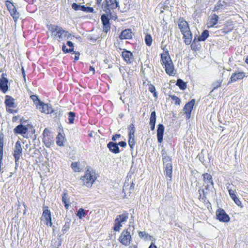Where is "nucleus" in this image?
Returning a JSON list of instances; mask_svg holds the SVG:
<instances>
[{
    "label": "nucleus",
    "instance_id": "18",
    "mask_svg": "<svg viewBox=\"0 0 248 248\" xmlns=\"http://www.w3.org/2000/svg\"><path fill=\"white\" fill-rule=\"evenodd\" d=\"M28 131V128L25 125L21 124L16 126L14 129V132L15 134H18L23 135L25 134Z\"/></svg>",
    "mask_w": 248,
    "mask_h": 248
},
{
    "label": "nucleus",
    "instance_id": "64",
    "mask_svg": "<svg viewBox=\"0 0 248 248\" xmlns=\"http://www.w3.org/2000/svg\"><path fill=\"white\" fill-rule=\"evenodd\" d=\"M151 130H154L155 128V123H149Z\"/></svg>",
    "mask_w": 248,
    "mask_h": 248
},
{
    "label": "nucleus",
    "instance_id": "40",
    "mask_svg": "<svg viewBox=\"0 0 248 248\" xmlns=\"http://www.w3.org/2000/svg\"><path fill=\"white\" fill-rule=\"evenodd\" d=\"M70 220H69L68 221H66L65 223V224L64 225V226L62 227V232H63V233H65L69 229V228H70Z\"/></svg>",
    "mask_w": 248,
    "mask_h": 248
},
{
    "label": "nucleus",
    "instance_id": "29",
    "mask_svg": "<svg viewBox=\"0 0 248 248\" xmlns=\"http://www.w3.org/2000/svg\"><path fill=\"white\" fill-rule=\"evenodd\" d=\"M88 211H86L83 208H79L76 214L77 217L80 219L85 217L87 215Z\"/></svg>",
    "mask_w": 248,
    "mask_h": 248
},
{
    "label": "nucleus",
    "instance_id": "16",
    "mask_svg": "<svg viewBox=\"0 0 248 248\" xmlns=\"http://www.w3.org/2000/svg\"><path fill=\"white\" fill-rule=\"evenodd\" d=\"M178 26L182 33L190 30L187 22L183 18L179 19Z\"/></svg>",
    "mask_w": 248,
    "mask_h": 248
},
{
    "label": "nucleus",
    "instance_id": "15",
    "mask_svg": "<svg viewBox=\"0 0 248 248\" xmlns=\"http://www.w3.org/2000/svg\"><path fill=\"white\" fill-rule=\"evenodd\" d=\"M218 16L216 14H214L212 15L208 18L206 25L207 28H210L214 27L216 25L218 20Z\"/></svg>",
    "mask_w": 248,
    "mask_h": 248
},
{
    "label": "nucleus",
    "instance_id": "61",
    "mask_svg": "<svg viewBox=\"0 0 248 248\" xmlns=\"http://www.w3.org/2000/svg\"><path fill=\"white\" fill-rule=\"evenodd\" d=\"M68 49L66 48V46L64 44H63L62 46V50L64 53H68Z\"/></svg>",
    "mask_w": 248,
    "mask_h": 248
},
{
    "label": "nucleus",
    "instance_id": "58",
    "mask_svg": "<svg viewBox=\"0 0 248 248\" xmlns=\"http://www.w3.org/2000/svg\"><path fill=\"white\" fill-rule=\"evenodd\" d=\"M121 135L120 134H115V135H114L112 138V140L113 141H116L117 139V138H119L120 137H121Z\"/></svg>",
    "mask_w": 248,
    "mask_h": 248
},
{
    "label": "nucleus",
    "instance_id": "24",
    "mask_svg": "<svg viewBox=\"0 0 248 248\" xmlns=\"http://www.w3.org/2000/svg\"><path fill=\"white\" fill-rule=\"evenodd\" d=\"M209 31L208 30H204L200 36H195L197 37L198 42L204 41L209 37Z\"/></svg>",
    "mask_w": 248,
    "mask_h": 248
},
{
    "label": "nucleus",
    "instance_id": "60",
    "mask_svg": "<svg viewBox=\"0 0 248 248\" xmlns=\"http://www.w3.org/2000/svg\"><path fill=\"white\" fill-rule=\"evenodd\" d=\"M3 155V149H0V161H2Z\"/></svg>",
    "mask_w": 248,
    "mask_h": 248
},
{
    "label": "nucleus",
    "instance_id": "59",
    "mask_svg": "<svg viewBox=\"0 0 248 248\" xmlns=\"http://www.w3.org/2000/svg\"><path fill=\"white\" fill-rule=\"evenodd\" d=\"M86 12L94 13V9L93 7H87Z\"/></svg>",
    "mask_w": 248,
    "mask_h": 248
},
{
    "label": "nucleus",
    "instance_id": "13",
    "mask_svg": "<svg viewBox=\"0 0 248 248\" xmlns=\"http://www.w3.org/2000/svg\"><path fill=\"white\" fill-rule=\"evenodd\" d=\"M22 155V148L21 147V143L19 141H17L16 143L15 149H14V156L15 159H19L21 155Z\"/></svg>",
    "mask_w": 248,
    "mask_h": 248
},
{
    "label": "nucleus",
    "instance_id": "21",
    "mask_svg": "<svg viewBox=\"0 0 248 248\" xmlns=\"http://www.w3.org/2000/svg\"><path fill=\"white\" fill-rule=\"evenodd\" d=\"M185 39L184 42L186 45H190L192 42V34L190 30L182 33Z\"/></svg>",
    "mask_w": 248,
    "mask_h": 248
},
{
    "label": "nucleus",
    "instance_id": "1",
    "mask_svg": "<svg viewBox=\"0 0 248 248\" xmlns=\"http://www.w3.org/2000/svg\"><path fill=\"white\" fill-rule=\"evenodd\" d=\"M48 29L51 31V35L54 36L59 42L65 40L71 36L68 31L57 25H50Z\"/></svg>",
    "mask_w": 248,
    "mask_h": 248
},
{
    "label": "nucleus",
    "instance_id": "43",
    "mask_svg": "<svg viewBox=\"0 0 248 248\" xmlns=\"http://www.w3.org/2000/svg\"><path fill=\"white\" fill-rule=\"evenodd\" d=\"M156 123V113H155V111L154 110V111H152L151 113L149 123Z\"/></svg>",
    "mask_w": 248,
    "mask_h": 248
},
{
    "label": "nucleus",
    "instance_id": "22",
    "mask_svg": "<svg viewBox=\"0 0 248 248\" xmlns=\"http://www.w3.org/2000/svg\"><path fill=\"white\" fill-rule=\"evenodd\" d=\"M121 39H129L132 37L131 30L130 29H126L122 31L120 35Z\"/></svg>",
    "mask_w": 248,
    "mask_h": 248
},
{
    "label": "nucleus",
    "instance_id": "41",
    "mask_svg": "<svg viewBox=\"0 0 248 248\" xmlns=\"http://www.w3.org/2000/svg\"><path fill=\"white\" fill-rule=\"evenodd\" d=\"M152 37L150 34H146L145 37V41L147 46H150L152 43Z\"/></svg>",
    "mask_w": 248,
    "mask_h": 248
},
{
    "label": "nucleus",
    "instance_id": "12",
    "mask_svg": "<svg viewBox=\"0 0 248 248\" xmlns=\"http://www.w3.org/2000/svg\"><path fill=\"white\" fill-rule=\"evenodd\" d=\"M6 76L5 73H3L1 75V78H0V89L4 93H5L8 90V80L5 77Z\"/></svg>",
    "mask_w": 248,
    "mask_h": 248
},
{
    "label": "nucleus",
    "instance_id": "2",
    "mask_svg": "<svg viewBox=\"0 0 248 248\" xmlns=\"http://www.w3.org/2000/svg\"><path fill=\"white\" fill-rule=\"evenodd\" d=\"M102 8L107 15H111V10L120 9L119 0H105L102 4Z\"/></svg>",
    "mask_w": 248,
    "mask_h": 248
},
{
    "label": "nucleus",
    "instance_id": "20",
    "mask_svg": "<svg viewBox=\"0 0 248 248\" xmlns=\"http://www.w3.org/2000/svg\"><path fill=\"white\" fill-rule=\"evenodd\" d=\"M244 77L245 73L243 72H236L232 75L230 81L235 82L237 80L243 79Z\"/></svg>",
    "mask_w": 248,
    "mask_h": 248
},
{
    "label": "nucleus",
    "instance_id": "28",
    "mask_svg": "<svg viewBox=\"0 0 248 248\" xmlns=\"http://www.w3.org/2000/svg\"><path fill=\"white\" fill-rule=\"evenodd\" d=\"M128 218V214L124 212L121 215L117 216L116 219H118L119 221L121 223L126 222Z\"/></svg>",
    "mask_w": 248,
    "mask_h": 248
},
{
    "label": "nucleus",
    "instance_id": "56",
    "mask_svg": "<svg viewBox=\"0 0 248 248\" xmlns=\"http://www.w3.org/2000/svg\"><path fill=\"white\" fill-rule=\"evenodd\" d=\"M2 161H0V174L1 175L4 172V167Z\"/></svg>",
    "mask_w": 248,
    "mask_h": 248
},
{
    "label": "nucleus",
    "instance_id": "27",
    "mask_svg": "<svg viewBox=\"0 0 248 248\" xmlns=\"http://www.w3.org/2000/svg\"><path fill=\"white\" fill-rule=\"evenodd\" d=\"M162 64L164 65L172 62L170 57L167 54H161V55Z\"/></svg>",
    "mask_w": 248,
    "mask_h": 248
},
{
    "label": "nucleus",
    "instance_id": "53",
    "mask_svg": "<svg viewBox=\"0 0 248 248\" xmlns=\"http://www.w3.org/2000/svg\"><path fill=\"white\" fill-rule=\"evenodd\" d=\"M103 31L107 33L108 31L110 30V25L109 24H103Z\"/></svg>",
    "mask_w": 248,
    "mask_h": 248
},
{
    "label": "nucleus",
    "instance_id": "4",
    "mask_svg": "<svg viewBox=\"0 0 248 248\" xmlns=\"http://www.w3.org/2000/svg\"><path fill=\"white\" fill-rule=\"evenodd\" d=\"M131 231V227L126 230H124L119 238L120 242L124 245L128 246L131 241V236L130 231Z\"/></svg>",
    "mask_w": 248,
    "mask_h": 248
},
{
    "label": "nucleus",
    "instance_id": "33",
    "mask_svg": "<svg viewBox=\"0 0 248 248\" xmlns=\"http://www.w3.org/2000/svg\"><path fill=\"white\" fill-rule=\"evenodd\" d=\"M198 192L200 194L199 197V200L205 202V200L206 199V192H205L204 189H202L201 188L199 189Z\"/></svg>",
    "mask_w": 248,
    "mask_h": 248
},
{
    "label": "nucleus",
    "instance_id": "54",
    "mask_svg": "<svg viewBox=\"0 0 248 248\" xmlns=\"http://www.w3.org/2000/svg\"><path fill=\"white\" fill-rule=\"evenodd\" d=\"M196 42H198L197 40V37H194V39L193 41H192V44L191 45V49L193 50H195V46H196L195 44H196Z\"/></svg>",
    "mask_w": 248,
    "mask_h": 248
},
{
    "label": "nucleus",
    "instance_id": "62",
    "mask_svg": "<svg viewBox=\"0 0 248 248\" xmlns=\"http://www.w3.org/2000/svg\"><path fill=\"white\" fill-rule=\"evenodd\" d=\"M15 159V169L16 170L17 167L19 166V159Z\"/></svg>",
    "mask_w": 248,
    "mask_h": 248
},
{
    "label": "nucleus",
    "instance_id": "46",
    "mask_svg": "<svg viewBox=\"0 0 248 248\" xmlns=\"http://www.w3.org/2000/svg\"><path fill=\"white\" fill-rule=\"evenodd\" d=\"M139 236L140 238H143L145 240H147L148 237H150L147 233L145 232H139Z\"/></svg>",
    "mask_w": 248,
    "mask_h": 248
},
{
    "label": "nucleus",
    "instance_id": "7",
    "mask_svg": "<svg viewBox=\"0 0 248 248\" xmlns=\"http://www.w3.org/2000/svg\"><path fill=\"white\" fill-rule=\"evenodd\" d=\"M4 103L6 107V110L8 112L13 113L15 112V111L12 109L16 108V107L14 98L10 96L6 95Z\"/></svg>",
    "mask_w": 248,
    "mask_h": 248
},
{
    "label": "nucleus",
    "instance_id": "48",
    "mask_svg": "<svg viewBox=\"0 0 248 248\" xmlns=\"http://www.w3.org/2000/svg\"><path fill=\"white\" fill-rule=\"evenodd\" d=\"M31 98L33 101V102L35 103L36 105L37 104H40L42 102L40 100H39V99L38 98L37 96H36V95H31Z\"/></svg>",
    "mask_w": 248,
    "mask_h": 248
},
{
    "label": "nucleus",
    "instance_id": "35",
    "mask_svg": "<svg viewBox=\"0 0 248 248\" xmlns=\"http://www.w3.org/2000/svg\"><path fill=\"white\" fill-rule=\"evenodd\" d=\"M71 167L75 172H79L81 170L79 168V164L78 162L72 163Z\"/></svg>",
    "mask_w": 248,
    "mask_h": 248
},
{
    "label": "nucleus",
    "instance_id": "63",
    "mask_svg": "<svg viewBox=\"0 0 248 248\" xmlns=\"http://www.w3.org/2000/svg\"><path fill=\"white\" fill-rule=\"evenodd\" d=\"M74 52L75 53L74 59L75 61H77L79 59V53L78 52Z\"/></svg>",
    "mask_w": 248,
    "mask_h": 248
},
{
    "label": "nucleus",
    "instance_id": "8",
    "mask_svg": "<svg viewBox=\"0 0 248 248\" xmlns=\"http://www.w3.org/2000/svg\"><path fill=\"white\" fill-rule=\"evenodd\" d=\"M217 219L220 222H228L230 221L229 216L226 213L224 210L219 208L216 211Z\"/></svg>",
    "mask_w": 248,
    "mask_h": 248
},
{
    "label": "nucleus",
    "instance_id": "52",
    "mask_svg": "<svg viewBox=\"0 0 248 248\" xmlns=\"http://www.w3.org/2000/svg\"><path fill=\"white\" fill-rule=\"evenodd\" d=\"M43 140L46 146L48 147L50 145L51 142L48 140V138L46 136H44Z\"/></svg>",
    "mask_w": 248,
    "mask_h": 248
},
{
    "label": "nucleus",
    "instance_id": "55",
    "mask_svg": "<svg viewBox=\"0 0 248 248\" xmlns=\"http://www.w3.org/2000/svg\"><path fill=\"white\" fill-rule=\"evenodd\" d=\"M163 41L162 42V45H161V48L163 50V51L165 52L164 54H167L168 55H169V51L168 50V49L166 48V45H163Z\"/></svg>",
    "mask_w": 248,
    "mask_h": 248
},
{
    "label": "nucleus",
    "instance_id": "45",
    "mask_svg": "<svg viewBox=\"0 0 248 248\" xmlns=\"http://www.w3.org/2000/svg\"><path fill=\"white\" fill-rule=\"evenodd\" d=\"M170 97L171 98V99L175 101V104L176 105H180L181 103L180 99L176 96L175 95H170Z\"/></svg>",
    "mask_w": 248,
    "mask_h": 248
},
{
    "label": "nucleus",
    "instance_id": "34",
    "mask_svg": "<svg viewBox=\"0 0 248 248\" xmlns=\"http://www.w3.org/2000/svg\"><path fill=\"white\" fill-rule=\"evenodd\" d=\"M62 202L64 203V207L65 208L68 209L69 207L68 198L66 193L64 192L62 196Z\"/></svg>",
    "mask_w": 248,
    "mask_h": 248
},
{
    "label": "nucleus",
    "instance_id": "49",
    "mask_svg": "<svg viewBox=\"0 0 248 248\" xmlns=\"http://www.w3.org/2000/svg\"><path fill=\"white\" fill-rule=\"evenodd\" d=\"M4 137L2 133L0 134V149H3Z\"/></svg>",
    "mask_w": 248,
    "mask_h": 248
},
{
    "label": "nucleus",
    "instance_id": "5",
    "mask_svg": "<svg viewBox=\"0 0 248 248\" xmlns=\"http://www.w3.org/2000/svg\"><path fill=\"white\" fill-rule=\"evenodd\" d=\"M41 220V221H43L47 226H52L51 214L50 211L48 209V207H43V212Z\"/></svg>",
    "mask_w": 248,
    "mask_h": 248
},
{
    "label": "nucleus",
    "instance_id": "30",
    "mask_svg": "<svg viewBox=\"0 0 248 248\" xmlns=\"http://www.w3.org/2000/svg\"><path fill=\"white\" fill-rule=\"evenodd\" d=\"M176 85L182 90H185L186 88V83L180 78L177 79Z\"/></svg>",
    "mask_w": 248,
    "mask_h": 248
},
{
    "label": "nucleus",
    "instance_id": "10",
    "mask_svg": "<svg viewBox=\"0 0 248 248\" xmlns=\"http://www.w3.org/2000/svg\"><path fill=\"white\" fill-rule=\"evenodd\" d=\"M36 108L39 109L41 112H44L46 114L51 113L53 111L50 104H44L42 102L40 104H37Z\"/></svg>",
    "mask_w": 248,
    "mask_h": 248
},
{
    "label": "nucleus",
    "instance_id": "39",
    "mask_svg": "<svg viewBox=\"0 0 248 248\" xmlns=\"http://www.w3.org/2000/svg\"><path fill=\"white\" fill-rule=\"evenodd\" d=\"M106 13L101 16V19L103 24H109V18L108 16Z\"/></svg>",
    "mask_w": 248,
    "mask_h": 248
},
{
    "label": "nucleus",
    "instance_id": "17",
    "mask_svg": "<svg viewBox=\"0 0 248 248\" xmlns=\"http://www.w3.org/2000/svg\"><path fill=\"white\" fill-rule=\"evenodd\" d=\"M164 129V126L162 124H160L157 125V139L158 142L160 143L163 141Z\"/></svg>",
    "mask_w": 248,
    "mask_h": 248
},
{
    "label": "nucleus",
    "instance_id": "31",
    "mask_svg": "<svg viewBox=\"0 0 248 248\" xmlns=\"http://www.w3.org/2000/svg\"><path fill=\"white\" fill-rule=\"evenodd\" d=\"M129 140H128V144L130 147L131 154H132V152L133 151L134 146L135 145V136H128Z\"/></svg>",
    "mask_w": 248,
    "mask_h": 248
},
{
    "label": "nucleus",
    "instance_id": "19",
    "mask_svg": "<svg viewBox=\"0 0 248 248\" xmlns=\"http://www.w3.org/2000/svg\"><path fill=\"white\" fill-rule=\"evenodd\" d=\"M107 147L113 153L118 154L120 153V149L117 143L110 141L107 144Z\"/></svg>",
    "mask_w": 248,
    "mask_h": 248
},
{
    "label": "nucleus",
    "instance_id": "23",
    "mask_svg": "<svg viewBox=\"0 0 248 248\" xmlns=\"http://www.w3.org/2000/svg\"><path fill=\"white\" fill-rule=\"evenodd\" d=\"M166 72L170 76H172L174 74V66L172 62H170L165 65Z\"/></svg>",
    "mask_w": 248,
    "mask_h": 248
},
{
    "label": "nucleus",
    "instance_id": "44",
    "mask_svg": "<svg viewBox=\"0 0 248 248\" xmlns=\"http://www.w3.org/2000/svg\"><path fill=\"white\" fill-rule=\"evenodd\" d=\"M121 222L119 221L118 219H115V226L114 227V230L115 231H119L120 228L122 227Z\"/></svg>",
    "mask_w": 248,
    "mask_h": 248
},
{
    "label": "nucleus",
    "instance_id": "26",
    "mask_svg": "<svg viewBox=\"0 0 248 248\" xmlns=\"http://www.w3.org/2000/svg\"><path fill=\"white\" fill-rule=\"evenodd\" d=\"M172 166L164 167V174L166 175L167 180L170 181L172 176Z\"/></svg>",
    "mask_w": 248,
    "mask_h": 248
},
{
    "label": "nucleus",
    "instance_id": "51",
    "mask_svg": "<svg viewBox=\"0 0 248 248\" xmlns=\"http://www.w3.org/2000/svg\"><path fill=\"white\" fill-rule=\"evenodd\" d=\"M81 5H78L76 3L72 4V8L75 11L80 10Z\"/></svg>",
    "mask_w": 248,
    "mask_h": 248
},
{
    "label": "nucleus",
    "instance_id": "36",
    "mask_svg": "<svg viewBox=\"0 0 248 248\" xmlns=\"http://www.w3.org/2000/svg\"><path fill=\"white\" fill-rule=\"evenodd\" d=\"M224 8V5L221 3L219 1L216 4L214 11H217V13L219 12V10Z\"/></svg>",
    "mask_w": 248,
    "mask_h": 248
},
{
    "label": "nucleus",
    "instance_id": "9",
    "mask_svg": "<svg viewBox=\"0 0 248 248\" xmlns=\"http://www.w3.org/2000/svg\"><path fill=\"white\" fill-rule=\"evenodd\" d=\"M5 5L7 9L10 13L11 16H13L15 20L18 18L19 14L17 12L15 6L10 1L6 0L5 1Z\"/></svg>",
    "mask_w": 248,
    "mask_h": 248
},
{
    "label": "nucleus",
    "instance_id": "6",
    "mask_svg": "<svg viewBox=\"0 0 248 248\" xmlns=\"http://www.w3.org/2000/svg\"><path fill=\"white\" fill-rule=\"evenodd\" d=\"M203 185L205 186L206 190H209L211 187L214 188V181L212 176L208 173H204L202 174Z\"/></svg>",
    "mask_w": 248,
    "mask_h": 248
},
{
    "label": "nucleus",
    "instance_id": "47",
    "mask_svg": "<svg viewBox=\"0 0 248 248\" xmlns=\"http://www.w3.org/2000/svg\"><path fill=\"white\" fill-rule=\"evenodd\" d=\"M221 83H222V80H218L216 81L215 82H214L212 85V86H213V90H214L217 89V88H218L219 87H220L221 85Z\"/></svg>",
    "mask_w": 248,
    "mask_h": 248
},
{
    "label": "nucleus",
    "instance_id": "3",
    "mask_svg": "<svg viewBox=\"0 0 248 248\" xmlns=\"http://www.w3.org/2000/svg\"><path fill=\"white\" fill-rule=\"evenodd\" d=\"M96 176L93 170L88 169L85 172L84 175L82 177L83 184L87 187H91L95 180Z\"/></svg>",
    "mask_w": 248,
    "mask_h": 248
},
{
    "label": "nucleus",
    "instance_id": "25",
    "mask_svg": "<svg viewBox=\"0 0 248 248\" xmlns=\"http://www.w3.org/2000/svg\"><path fill=\"white\" fill-rule=\"evenodd\" d=\"M163 162L164 167L172 166L171 160L170 156L164 154L162 155Z\"/></svg>",
    "mask_w": 248,
    "mask_h": 248
},
{
    "label": "nucleus",
    "instance_id": "11",
    "mask_svg": "<svg viewBox=\"0 0 248 248\" xmlns=\"http://www.w3.org/2000/svg\"><path fill=\"white\" fill-rule=\"evenodd\" d=\"M195 99H192L191 101L187 103L183 108V111L186 114V118L189 119L191 116V112L195 104Z\"/></svg>",
    "mask_w": 248,
    "mask_h": 248
},
{
    "label": "nucleus",
    "instance_id": "42",
    "mask_svg": "<svg viewBox=\"0 0 248 248\" xmlns=\"http://www.w3.org/2000/svg\"><path fill=\"white\" fill-rule=\"evenodd\" d=\"M69 123L72 124L74 123L75 117V113L73 112L70 111L68 113Z\"/></svg>",
    "mask_w": 248,
    "mask_h": 248
},
{
    "label": "nucleus",
    "instance_id": "32",
    "mask_svg": "<svg viewBox=\"0 0 248 248\" xmlns=\"http://www.w3.org/2000/svg\"><path fill=\"white\" fill-rule=\"evenodd\" d=\"M56 143L59 146L63 145L64 137L61 133H59L56 138Z\"/></svg>",
    "mask_w": 248,
    "mask_h": 248
},
{
    "label": "nucleus",
    "instance_id": "50",
    "mask_svg": "<svg viewBox=\"0 0 248 248\" xmlns=\"http://www.w3.org/2000/svg\"><path fill=\"white\" fill-rule=\"evenodd\" d=\"M232 200L234 201V202L235 203V204L237 205H238V206H240L241 207H242L243 206L241 201L239 200V199L237 197L233 199Z\"/></svg>",
    "mask_w": 248,
    "mask_h": 248
},
{
    "label": "nucleus",
    "instance_id": "38",
    "mask_svg": "<svg viewBox=\"0 0 248 248\" xmlns=\"http://www.w3.org/2000/svg\"><path fill=\"white\" fill-rule=\"evenodd\" d=\"M148 90L149 91L153 93V95L154 96L157 98L158 97V96H157V93L155 91V87L152 84H150L149 85H148Z\"/></svg>",
    "mask_w": 248,
    "mask_h": 248
},
{
    "label": "nucleus",
    "instance_id": "14",
    "mask_svg": "<svg viewBox=\"0 0 248 248\" xmlns=\"http://www.w3.org/2000/svg\"><path fill=\"white\" fill-rule=\"evenodd\" d=\"M122 56L124 61L127 64L131 63L134 61L133 54L128 50H124L122 52Z\"/></svg>",
    "mask_w": 248,
    "mask_h": 248
},
{
    "label": "nucleus",
    "instance_id": "37",
    "mask_svg": "<svg viewBox=\"0 0 248 248\" xmlns=\"http://www.w3.org/2000/svg\"><path fill=\"white\" fill-rule=\"evenodd\" d=\"M128 129V136H135L134 133L135 132V128L133 124H131L129 125Z\"/></svg>",
    "mask_w": 248,
    "mask_h": 248
},
{
    "label": "nucleus",
    "instance_id": "57",
    "mask_svg": "<svg viewBox=\"0 0 248 248\" xmlns=\"http://www.w3.org/2000/svg\"><path fill=\"white\" fill-rule=\"evenodd\" d=\"M117 144L122 147H125L126 146V143L124 141H120Z\"/></svg>",
    "mask_w": 248,
    "mask_h": 248
}]
</instances>
